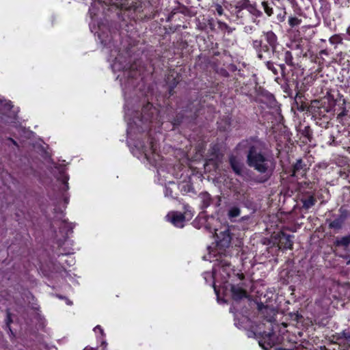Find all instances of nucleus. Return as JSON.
Segmentation results:
<instances>
[{"label": "nucleus", "mask_w": 350, "mask_h": 350, "mask_svg": "<svg viewBox=\"0 0 350 350\" xmlns=\"http://www.w3.org/2000/svg\"><path fill=\"white\" fill-rule=\"evenodd\" d=\"M238 146L248 148L247 164L263 175L259 182L268 180L274 172L276 163L273 156L264 150L265 144L256 137H250L243 140Z\"/></svg>", "instance_id": "obj_1"}, {"label": "nucleus", "mask_w": 350, "mask_h": 350, "mask_svg": "<svg viewBox=\"0 0 350 350\" xmlns=\"http://www.w3.org/2000/svg\"><path fill=\"white\" fill-rule=\"evenodd\" d=\"M293 235L287 234L281 231L273 235L272 239L274 241L273 244L277 243L279 248L292 250L293 246Z\"/></svg>", "instance_id": "obj_2"}, {"label": "nucleus", "mask_w": 350, "mask_h": 350, "mask_svg": "<svg viewBox=\"0 0 350 350\" xmlns=\"http://www.w3.org/2000/svg\"><path fill=\"white\" fill-rule=\"evenodd\" d=\"M329 111L330 107L326 105L325 102H321L318 100H312L309 108V113L315 118L324 117Z\"/></svg>", "instance_id": "obj_3"}, {"label": "nucleus", "mask_w": 350, "mask_h": 350, "mask_svg": "<svg viewBox=\"0 0 350 350\" xmlns=\"http://www.w3.org/2000/svg\"><path fill=\"white\" fill-rule=\"evenodd\" d=\"M258 310L259 315L261 318L268 322H273L275 321V317L277 311L273 307L265 306L262 303L258 304Z\"/></svg>", "instance_id": "obj_4"}, {"label": "nucleus", "mask_w": 350, "mask_h": 350, "mask_svg": "<svg viewBox=\"0 0 350 350\" xmlns=\"http://www.w3.org/2000/svg\"><path fill=\"white\" fill-rule=\"evenodd\" d=\"M228 161L234 174L237 176H242L245 170V165L241 159L237 156L231 154L229 156Z\"/></svg>", "instance_id": "obj_5"}, {"label": "nucleus", "mask_w": 350, "mask_h": 350, "mask_svg": "<svg viewBox=\"0 0 350 350\" xmlns=\"http://www.w3.org/2000/svg\"><path fill=\"white\" fill-rule=\"evenodd\" d=\"M217 234V245L220 249H225L230 247L231 244L232 237L230 235V230L226 229L224 231L219 232Z\"/></svg>", "instance_id": "obj_6"}, {"label": "nucleus", "mask_w": 350, "mask_h": 350, "mask_svg": "<svg viewBox=\"0 0 350 350\" xmlns=\"http://www.w3.org/2000/svg\"><path fill=\"white\" fill-rule=\"evenodd\" d=\"M166 218L176 227L183 228L184 226L185 216L180 212L171 211L166 215Z\"/></svg>", "instance_id": "obj_7"}, {"label": "nucleus", "mask_w": 350, "mask_h": 350, "mask_svg": "<svg viewBox=\"0 0 350 350\" xmlns=\"http://www.w3.org/2000/svg\"><path fill=\"white\" fill-rule=\"evenodd\" d=\"M300 201L303 204V208L308 210L316 204L317 199L314 197V193L306 191L301 193Z\"/></svg>", "instance_id": "obj_8"}, {"label": "nucleus", "mask_w": 350, "mask_h": 350, "mask_svg": "<svg viewBox=\"0 0 350 350\" xmlns=\"http://www.w3.org/2000/svg\"><path fill=\"white\" fill-rule=\"evenodd\" d=\"M258 343L265 350L271 349L275 345L274 334L273 333H263L258 340Z\"/></svg>", "instance_id": "obj_9"}, {"label": "nucleus", "mask_w": 350, "mask_h": 350, "mask_svg": "<svg viewBox=\"0 0 350 350\" xmlns=\"http://www.w3.org/2000/svg\"><path fill=\"white\" fill-rule=\"evenodd\" d=\"M306 165L304 163L302 159L297 160L293 166L291 176L297 177L299 176L304 177L306 172Z\"/></svg>", "instance_id": "obj_10"}, {"label": "nucleus", "mask_w": 350, "mask_h": 350, "mask_svg": "<svg viewBox=\"0 0 350 350\" xmlns=\"http://www.w3.org/2000/svg\"><path fill=\"white\" fill-rule=\"evenodd\" d=\"M230 292L232 299L237 301L247 297L246 291L239 285H231Z\"/></svg>", "instance_id": "obj_11"}, {"label": "nucleus", "mask_w": 350, "mask_h": 350, "mask_svg": "<svg viewBox=\"0 0 350 350\" xmlns=\"http://www.w3.org/2000/svg\"><path fill=\"white\" fill-rule=\"evenodd\" d=\"M241 4L243 9H246L252 15L260 17L262 13L256 8V4H252L249 0H241Z\"/></svg>", "instance_id": "obj_12"}, {"label": "nucleus", "mask_w": 350, "mask_h": 350, "mask_svg": "<svg viewBox=\"0 0 350 350\" xmlns=\"http://www.w3.org/2000/svg\"><path fill=\"white\" fill-rule=\"evenodd\" d=\"M264 34L267 43L272 49L273 53H275L278 45V38L276 35L272 31L264 32Z\"/></svg>", "instance_id": "obj_13"}, {"label": "nucleus", "mask_w": 350, "mask_h": 350, "mask_svg": "<svg viewBox=\"0 0 350 350\" xmlns=\"http://www.w3.org/2000/svg\"><path fill=\"white\" fill-rule=\"evenodd\" d=\"M199 197L201 200L200 207L202 209H205L211 204L213 199L208 192L204 191L200 193Z\"/></svg>", "instance_id": "obj_14"}, {"label": "nucleus", "mask_w": 350, "mask_h": 350, "mask_svg": "<svg viewBox=\"0 0 350 350\" xmlns=\"http://www.w3.org/2000/svg\"><path fill=\"white\" fill-rule=\"evenodd\" d=\"M253 47L258 52V57L260 59H262V54L261 53L262 49L264 51H268V46L267 45L262 46V42L261 40H254L252 42Z\"/></svg>", "instance_id": "obj_15"}, {"label": "nucleus", "mask_w": 350, "mask_h": 350, "mask_svg": "<svg viewBox=\"0 0 350 350\" xmlns=\"http://www.w3.org/2000/svg\"><path fill=\"white\" fill-rule=\"evenodd\" d=\"M350 245V234L340 238H337L334 243L336 247H347Z\"/></svg>", "instance_id": "obj_16"}, {"label": "nucleus", "mask_w": 350, "mask_h": 350, "mask_svg": "<svg viewBox=\"0 0 350 350\" xmlns=\"http://www.w3.org/2000/svg\"><path fill=\"white\" fill-rule=\"evenodd\" d=\"M241 210L238 206H232L228 211V217L230 219L240 215Z\"/></svg>", "instance_id": "obj_17"}, {"label": "nucleus", "mask_w": 350, "mask_h": 350, "mask_svg": "<svg viewBox=\"0 0 350 350\" xmlns=\"http://www.w3.org/2000/svg\"><path fill=\"white\" fill-rule=\"evenodd\" d=\"M344 222L338 217L334 221L329 224V228L334 230H340L342 228Z\"/></svg>", "instance_id": "obj_18"}, {"label": "nucleus", "mask_w": 350, "mask_h": 350, "mask_svg": "<svg viewBox=\"0 0 350 350\" xmlns=\"http://www.w3.org/2000/svg\"><path fill=\"white\" fill-rule=\"evenodd\" d=\"M293 55H292V53L291 51H286L285 53H284V62L285 63L290 66H292V67H294L295 66V64L293 62Z\"/></svg>", "instance_id": "obj_19"}, {"label": "nucleus", "mask_w": 350, "mask_h": 350, "mask_svg": "<svg viewBox=\"0 0 350 350\" xmlns=\"http://www.w3.org/2000/svg\"><path fill=\"white\" fill-rule=\"evenodd\" d=\"M291 49L299 50L300 52L298 54L299 55H303L304 56L306 55V54H303L304 49H303L302 41H297V42H295L294 43H293L291 44Z\"/></svg>", "instance_id": "obj_20"}, {"label": "nucleus", "mask_w": 350, "mask_h": 350, "mask_svg": "<svg viewBox=\"0 0 350 350\" xmlns=\"http://www.w3.org/2000/svg\"><path fill=\"white\" fill-rule=\"evenodd\" d=\"M271 3H269L267 1H262V5L264 8L265 12L269 16H271L273 14V8L271 6Z\"/></svg>", "instance_id": "obj_21"}, {"label": "nucleus", "mask_w": 350, "mask_h": 350, "mask_svg": "<svg viewBox=\"0 0 350 350\" xmlns=\"http://www.w3.org/2000/svg\"><path fill=\"white\" fill-rule=\"evenodd\" d=\"M339 213H340V215L338 216V217L343 221L345 222V221L346 220V219L348 217V215H349V211L344 207V206H341L340 208H339Z\"/></svg>", "instance_id": "obj_22"}, {"label": "nucleus", "mask_w": 350, "mask_h": 350, "mask_svg": "<svg viewBox=\"0 0 350 350\" xmlns=\"http://www.w3.org/2000/svg\"><path fill=\"white\" fill-rule=\"evenodd\" d=\"M339 339L344 338L348 342H350V329L343 330L340 334H339Z\"/></svg>", "instance_id": "obj_23"}, {"label": "nucleus", "mask_w": 350, "mask_h": 350, "mask_svg": "<svg viewBox=\"0 0 350 350\" xmlns=\"http://www.w3.org/2000/svg\"><path fill=\"white\" fill-rule=\"evenodd\" d=\"M301 20L299 19L297 17H290L288 20V23L292 27L299 25L301 23Z\"/></svg>", "instance_id": "obj_24"}, {"label": "nucleus", "mask_w": 350, "mask_h": 350, "mask_svg": "<svg viewBox=\"0 0 350 350\" xmlns=\"http://www.w3.org/2000/svg\"><path fill=\"white\" fill-rule=\"evenodd\" d=\"M267 68L273 72L275 75L278 74L277 68L275 67L273 63L272 62L268 61L266 64Z\"/></svg>", "instance_id": "obj_25"}, {"label": "nucleus", "mask_w": 350, "mask_h": 350, "mask_svg": "<svg viewBox=\"0 0 350 350\" xmlns=\"http://www.w3.org/2000/svg\"><path fill=\"white\" fill-rule=\"evenodd\" d=\"M235 12H236V15H237V18H242L243 17V8L241 5V4L240 5H237L236 8H235Z\"/></svg>", "instance_id": "obj_26"}, {"label": "nucleus", "mask_w": 350, "mask_h": 350, "mask_svg": "<svg viewBox=\"0 0 350 350\" xmlns=\"http://www.w3.org/2000/svg\"><path fill=\"white\" fill-rule=\"evenodd\" d=\"M342 38L338 35H334L329 38V41L332 44H339L342 42Z\"/></svg>", "instance_id": "obj_27"}, {"label": "nucleus", "mask_w": 350, "mask_h": 350, "mask_svg": "<svg viewBox=\"0 0 350 350\" xmlns=\"http://www.w3.org/2000/svg\"><path fill=\"white\" fill-rule=\"evenodd\" d=\"M303 134L306 137H307L309 139L310 142L311 141L312 132L309 126L305 128Z\"/></svg>", "instance_id": "obj_28"}, {"label": "nucleus", "mask_w": 350, "mask_h": 350, "mask_svg": "<svg viewBox=\"0 0 350 350\" xmlns=\"http://www.w3.org/2000/svg\"><path fill=\"white\" fill-rule=\"evenodd\" d=\"M218 24H219V27L221 29H226L228 31V33H231L232 31V28L230 27L226 23H225L224 22L219 21Z\"/></svg>", "instance_id": "obj_29"}, {"label": "nucleus", "mask_w": 350, "mask_h": 350, "mask_svg": "<svg viewBox=\"0 0 350 350\" xmlns=\"http://www.w3.org/2000/svg\"><path fill=\"white\" fill-rule=\"evenodd\" d=\"M286 16L285 10H280V13L278 14L277 18L280 22L284 21Z\"/></svg>", "instance_id": "obj_30"}, {"label": "nucleus", "mask_w": 350, "mask_h": 350, "mask_svg": "<svg viewBox=\"0 0 350 350\" xmlns=\"http://www.w3.org/2000/svg\"><path fill=\"white\" fill-rule=\"evenodd\" d=\"M310 107V105H308L306 104H301V106L299 107H298V110H299L301 111H306L309 112Z\"/></svg>", "instance_id": "obj_31"}, {"label": "nucleus", "mask_w": 350, "mask_h": 350, "mask_svg": "<svg viewBox=\"0 0 350 350\" xmlns=\"http://www.w3.org/2000/svg\"><path fill=\"white\" fill-rule=\"evenodd\" d=\"M149 148L152 152H154L156 150L155 144L152 139L150 141Z\"/></svg>", "instance_id": "obj_32"}, {"label": "nucleus", "mask_w": 350, "mask_h": 350, "mask_svg": "<svg viewBox=\"0 0 350 350\" xmlns=\"http://www.w3.org/2000/svg\"><path fill=\"white\" fill-rule=\"evenodd\" d=\"M216 11L219 16H221L224 13V9L222 6L219 4L216 5Z\"/></svg>", "instance_id": "obj_33"}, {"label": "nucleus", "mask_w": 350, "mask_h": 350, "mask_svg": "<svg viewBox=\"0 0 350 350\" xmlns=\"http://www.w3.org/2000/svg\"><path fill=\"white\" fill-rule=\"evenodd\" d=\"M6 321H7V325L9 327V329H10V324L12 322V320L11 319L10 313L9 312H8V314H7Z\"/></svg>", "instance_id": "obj_34"}, {"label": "nucleus", "mask_w": 350, "mask_h": 350, "mask_svg": "<svg viewBox=\"0 0 350 350\" xmlns=\"http://www.w3.org/2000/svg\"><path fill=\"white\" fill-rule=\"evenodd\" d=\"M62 182L64 183V184L65 185V187H66V189H68V177L64 175V174H62Z\"/></svg>", "instance_id": "obj_35"}, {"label": "nucleus", "mask_w": 350, "mask_h": 350, "mask_svg": "<svg viewBox=\"0 0 350 350\" xmlns=\"http://www.w3.org/2000/svg\"><path fill=\"white\" fill-rule=\"evenodd\" d=\"M279 67H280V70H281V75L282 77H284L285 75H286V73H285L286 67H285L284 64H280Z\"/></svg>", "instance_id": "obj_36"}, {"label": "nucleus", "mask_w": 350, "mask_h": 350, "mask_svg": "<svg viewBox=\"0 0 350 350\" xmlns=\"http://www.w3.org/2000/svg\"><path fill=\"white\" fill-rule=\"evenodd\" d=\"M222 76L225 77H229V72L226 70V69H224V68H221L220 70V72H219Z\"/></svg>", "instance_id": "obj_37"}, {"label": "nucleus", "mask_w": 350, "mask_h": 350, "mask_svg": "<svg viewBox=\"0 0 350 350\" xmlns=\"http://www.w3.org/2000/svg\"><path fill=\"white\" fill-rule=\"evenodd\" d=\"M328 52L326 49H323L319 52V55L321 57H323V55H327Z\"/></svg>", "instance_id": "obj_38"}, {"label": "nucleus", "mask_w": 350, "mask_h": 350, "mask_svg": "<svg viewBox=\"0 0 350 350\" xmlns=\"http://www.w3.org/2000/svg\"><path fill=\"white\" fill-rule=\"evenodd\" d=\"M293 316H295L294 319L296 320L297 321H298L299 318L301 317V316L300 314H299L298 313L294 314Z\"/></svg>", "instance_id": "obj_39"}, {"label": "nucleus", "mask_w": 350, "mask_h": 350, "mask_svg": "<svg viewBox=\"0 0 350 350\" xmlns=\"http://www.w3.org/2000/svg\"><path fill=\"white\" fill-rule=\"evenodd\" d=\"M347 115V110L344 109L339 115L338 116L342 117Z\"/></svg>", "instance_id": "obj_40"}, {"label": "nucleus", "mask_w": 350, "mask_h": 350, "mask_svg": "<svg viewBox=\"0 0 350 350\" xmlns=\"http://www.w3.org/2000/svg\"><path fill=\"white\" fill-rule=\"evenodd\" d=\"M8 139H9L10 142H12V143L13 144H14L15 146H18V144H17V142H16L14 139H13L12 138H9Z\"/></svg>", "instance_id": "obj_41"}, {"label": "nucleus", "mask_w": 350, "mask_h": 350, "mask_svg": "<svg viewBox=\"0 0 350 350\" xmlns=\"http://www.w3.org/2000/svg\"><path fill=\"white\" fill-rule=\"evenodd\" d=\"M176 83H174L173 86H171L170 87V94H172V89L176 86Z\"/></svg>", "instance_id": "obj_42"}, {"label": "nucleus", "mask_w": 350, "mask_h": 350, "mask_svg": "<svg viewBox=\"0 0 350 350\" xmlns=\"http://www.w3.org/2000/svg\"><path fill=\"white\" fill-rule=\"evenodd\" d=\"M65 299H66V303H67V304H68V305H71V304H72V301H70V300H69L68 299H67V298H65Z\"/></svg>", "instance_id": "obj_43"}, {"label": "nucleus", "mask_w": 350, "mask_h": 350, "mask_svg": "<svg viewBox=\"0 0 350 350\" xmlns=\"http://www.w3.org/2000/svg\"><path fill=\"white\" fill-rule=\"evenodd\" d=\"M267 98H269V99H271V98H273V95H272V94H267Z\"/></svg>", "instance_id": "obj_44"}, {"label": "nucleus", "mask_w": 350, "mask_h": 350, "mask_svg": "<svg viewBox=\"0 0 350 350\" xmlns=\"http://www.w3.org/2000/svg\"><path fill=\"white\" fill-rule=\"evenodd\" d=\"M96 329L100 330V332H102V331H103V330H102V329H101V327H100L99 325H97V326L95 327V330H96Z\"/></svg>", "instance_id": "obj_45"}, {"label": "nucleus", "mask_w": 350, "mask_h": 350, "mask_svg": "<svg viewBox=\"0 0 350 350\" xmlns=\"http://www.w3.org/2000/svg\"><path fill=\"white\" fill-rule=\"evenodd\" d=\"M347 33L350 36V26L347 29Z\"/></svg>", "instance_id": "obj_46"}, {"label": "nucleus", "mask_w": 350, "mask_h": 350, "mask_svg": "<svg viewBox=\"0 0 350 350\" xmlns=\"http://www.w3.org/2000/svg\"><path fill=\"white\" fill-rule=\"evenodd\" d=\"M57 296L59 298H60V299H64V297L63 296H62V295H57Z\"/></svg>", "instance_id": "obj_47"}, {"label": "nucleus", "mask_w": 350, "mask_h": 350, "mask_svg": "<svg viewBox=\"0 0 350 350\" xmlns=\"http://www.w3.org/2000/svg\"><path fill=\"white\" fill-rule=\"evenodd\" d=\"M148 106L152 107V105H151L150 103H148Z\"/></svg>", "instance_id": "obj_48"}, {"label": "nucleus", "mask_w": 350, "mask_h": 350, "mask_svg": "<svg viewBox=\"0 0 350 350\" xmlns=\"http://www.w3.org/2000/svg\"><path fill=\"white\" fill-rule=\"evenodd\" d=\"M347 264L349 265L350 264V260H349Z\"/></svg>", "instance_id": "obj_49"}, {"label": "nucleus", "mask_w": 350, "mask_h": 350, "mask_svg": "<svg viewBox=\"0 0 350 350\" xmlns=\"http://www.w3.org/2000/svg\"><path fill=\"white\" fill-rule=\"evenodd\" d=\"M347 2H349L350 0H346Z\"/></svg>", "instance_id": "obj_50"}]
</instances>
